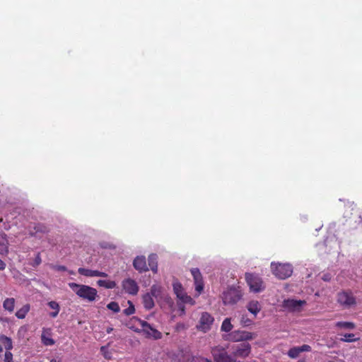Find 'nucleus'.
I'll list each match as a JSON object with an SVG mask.
<instances>
[{
	"label": "nucleus",
	"instance_id": "cd10ccee",
	"mask_svg": "<svg viewBox=\"0 0 362 362\" xmlns=\"http://www.w3.org/2000/svg\"><path fill=\"white\" fill-rule=\"evenodd\" d=\"M233 329V325L231 324L230 318H226L222 322L221 329L223 332H229Z\"/></svg>",
	"mask_w": 362,
	"mask_h": 362
},
{
	"label": "nucleus",
	"instance_id": "c85d7f7f",
	"mask_svg": "<svg viewBox=\"0 0 362 362\" xmlns=\"http://www.w3.org/2000/svg\"><path fill=\"white\" fill-rule=\"evenodd\" d=\"M335 325L339 328L346 329H353L355 328V324L351 322H337Z\"/></svg>",
	"mask_w": 362,
	"mask_h": 362
},
{
	"label": "nucleus",
	"instance_id": "473e14b6",
	"mask_svg": "<svg viewBox=\"0 0 362 362\" xmlns=\"http://www.w3.org/2000/svg\"><path fill=\"white\" fill-rule=\"evenodd\" d=\"M129 306L123 310V313L126 315H131L135 313V308L132 301L128 300Z\"/></svg>",
	"mask_w": 362,
	"mask_h": 362
},
{
	"label": "nucleus",
	"instance_id": "c756f323",
	"mask_svg": "<svg viewBox=\"0 0 362 362\" xmlns=\"http://www.w3.org/2000/svg\"><path fill=\"white\" fill-rule=\"evenodd\" d=\"M359 340L358 337H356L354 334L349 333L344 334V338L341 339V341L345 342H354Z\"/></svg>",
	"mask_w": 362,
	"mask_h": 362
},
{
	"label": "nucleus",
	"instance_id": "f03ea898",
	"mask_svg": "<svg viewBox=\"0 0 362 362\" xmlns=\"http://www.w3.org/2000/svg\"><path fill=\"white\" fill-rule=\"evenodd\" d=\"M271 269L273 274L279 279H286L293 273V267L290 264L272 262Z\"/></svg>",
	"mask_w": 362,
	"mask_h": 362
},
{
	"label": "nucleus",
	"instance_id": "20e7f679",
	"mask_svg": "<svg viewBox=\"0 0 362 362\" xmlns=\"http://www.w3.org/2000/svg\"><path fill=\"white\" fill-rule=\"evenodd\" d=\"M132 320L136 322L142 327V332L145 334L147 338H152L156 340L162 338V333L153 327L146 321L141 320L136 317H134Z\"/></svg>",
	"mask_w": 362,
	"mask_h": 362
},
{
	"label": "nucleus",
	"instance_id": "7ed1b4c3",
	"mask_svg": "<svg viewBox=\"0 0 362 362\" xmlns=\"http://www.w3.org/2000/svg\"><path fill=\"white\" fill-rule=\"evenodd\" d=\"M211 354L214 362H239L232 354H228L226 348L216 346L211 349Z\"/></svg>",
	"mask_w": 362,
	"mask_h": 362
},
{
	"label": "nucleus",
	"instance_id": "79ce46f5",
	"mask_svg": "<svg viewBox=\"0 0 362 362\" xmlns=\"http://www.w3.org/2000/svg\"><path fill=\"white\" fill-rule=\"evenodd\" d=\"M6 263L3 260L0 259V270L1 271L4 270L6 269Z\"/></svg>",
	"mask_w": 362,
	"mask_h": 362
},
{
	"label": "nucleus",
	"instance_id": "412c9836",
	"mask_svg": "<svg viewBox=\"0 0 362 362\" xmlns=\"http://www.w3.org/2000/svg\"><path fill=\"white\" fill-rule=\"evenodd\" d=\"M8 252V241L5 234L0 235V254H7Z\"/></svg>",
	"mask_w": 362,
	"mask_h": 362
},
{
	"label": "nucleus",
	"instance_id": "9b49d317",
	"mask_svg": "<svg viewBox=\"0 0 362 362\" xmlns=\"http://www.w3.org/2000/svg\"><path fill=\"white\" fill-rule=\"evenodd\" d=\"M305 303L302 300L286 299L282 303V307L288 312H300Z\"/></svg>",
	"mask_w": 362,
	"mask_h": 362
},
{
	"label": "nucleus",
	"instance_id": "ddd939ff",
	"mask_svg": "<svg viewBox=\"0 0 362 362\" xmlns=\"http://www.w3.org/2000/svg\"><path fill=\"white\" fill-rule=\"evenodd\" d=\"M191 274L194 279L195 285V291L199 296L204 290V281L202 275L198 268H193L191 269Z\"/></svg>",
	"mask_w": 362,
	"mask_h": 362
},
{
	"label": "nucleus",
	"instance_id": "4c0bfd02",
	"mask_svg": "<svg viewBox=\"0 0 362 362\" xmlns=\"http://www.w3.org/2000/svg\"><path fill=\"white\" fill-rule=\"evenodd\" d=\"M192 362H212L211 360L204 357H194Z\"/></svg>",
	"mask_w": 362,
	"mask_h": 362
},
{
	"label": "nucleus",
	"instance_id": "5701e85b",
	"mask_svg": "<svg viewBox=\"0 0 362 362\" xmlns=\"http://www.w3.org/2000/svg\"><path fill=\"white\" fill-rule=\"evenodd\" d=\"M16 300L13 298H7L3 302V308L12 313L14 310Z\"/></svg>",
	"mask_w": 362,
	"mask_h": 362
},
{
	"label": "nucleus",
	"instance_id": "f257e3e1",
	"mask_svg": "<svg viewBox=\"0 0 362 362\" xmlns=\"http://www.w3.org/2000/svg\"><path fill=\"white\" fill-rule=\"evenodd\" d=\"M69 286L78 297L90 302L94 301L98 296L97 290L89 286L71 282L69 283Z\"/></svg>",
	"mask_w": 362,
	"mask_h": 362
},
{
	"label": "nucleus",
	"instance_id": "58836bf2",
	"mask_svg": "<svg viewBox=\"0 0 362 362\" xmlns=\"http://www.w3.org/2000/svg\"><path fill=\"white\" fill-rule=\"evenodd\" d=\"M298 348H299L300 353L303 352V351H311V346L308 344H303L301 346H298Z\"/></svg>",
	"mask_w": 362,
	"mask_h": 362
},
{
	"label": "nucleus",
	"instance_id": "aec40b11",
	"mask_svg": "<svg viewBox=\"0 0 362 362\" xmlns=\"http://www.w3.org/2000/svg\"><path fill=\"white\" fill-rule=\"evenodd\" d=\"M247 308L250 313L256 316L257 313L260 311L261 306L257 300H252L248 303Z\"/></svg>",
	"mask_w": 362,
	"mask_h": 362
},
{
	"label": "nucleus",
	"instance_id": "a211bd4d",
	"mask_svg": "<svg viewBox=\"0 0 362 362\" xmlns=\"http://www.w3.org/2000/svg\"><path fill=\"white\" fill-rule=\"evenodd\" d=\"M142 301L144 306L146 310H151L154 307L155 303L153 297H152L151 295L148 294V293L143 295Z\"/></svg>",
	"mask_w": 362,
	"mask_h": 362
},
{
	"label": "nucleus",
	"instance_id": "0eeeda50",
	"mask_svg": "<svg viewBox=\"0 0 362 362\" xmlns=\"http://www.w3.org/2000/svg\"><path fill=\"white\" fill-rule=\"evenodd\" d=\"M245 280L250 290L255 293L260 292L264 288L262 279L256 274L246 273Z\"/></svg>",
	"mask_w": 362,
	"mask_h": 362
},
{
	"label": "nucleus",
	"instance_id": "39448f33",
	"mask_svg": "<svg viewBox=\"0 0 362 362\" xmlns=\"http://www.w3.org/2000/svg\"><path fill=\"white\" fill-rule=\"evenodd\" d=\"M231 354L237 360L238 358H245L251 353V345L248 342H243L231 346Z\"/></svg>",
	"mask_w": 362,
	"mask_h": 362
},
{
	"label": "nucleus",
	"instance_id": "dca6fc26",
	"mask_svg": "<svg viewBox=\"0 0 362 362\" xmlns=\"http://www.w3.org/2000/svg\"><path fill=\"white\" fill-rule=\"evenodd\" d=\"M78 272L83 276H88V277H93V276H101V277H107V274L100 272L98 270H92L85 268H79L78 269Z\"/></svg>",
	"mask_w": 362,
	"mask_h": 362
},
{
	"label": "nucleus",
	"instance_id": "b1692460",
	"mask_svg": "<svg viewBox=\"0 0 362 362\" xmlns=\"http://www.w3.org/2000/svg\"><path fill=\"white\" fill-rule=\"evenodd\" d=\"M34 230L35 231H32L30 232V235H35V236H39V234H43V233H46L48 232V230H47V228L42 225V224H40V223H38L37 225L35 226L34 227Z\"/></svg>",
	"mask_w": 362,
	"mask_h": 362
},
{
	"label": "nucleus",
	"instance_id": "72a5a7b5",
	"mask_svg": "<svg viewBox=\"0 0 362 362\" xmlns=\"http://www.w3.org/2000/svg\"><path fill=\"white\" fill-rule=\"evenodd\" d=\"M109 310H112L114 313H118L120 310L119 304L117 302L112 301L107 305Z\"/></svg>",
	"mask_w": 362,
	"mask_h": 362
},
{
	"label": "nucleus",
	"instance_id": "ea45409f",
	"mask_svg": "<svg viewBox=\"0 0 362 362\" xmlns=\"http://www.w3.org/2000/svg\"><path fill=\"white\" fill-rule=\"evenodd\" d=\"M185 329V325L183 323H177L176 325V330L180 331V329Z\"/></svg>",
	"mask_w": 362,
	"mask_h": 362
},
{
	"label": "nucleus",
	"instance_id": "a878e982",
	"mask_svg": "<svg viewBox=\"0 0 362 362\" xmlns=\"http://www.w3.org/2000/svg\"><path fill=\"white\" fill-rule=\"evenodd\" d=\"M48 305L51 309L54 310V312L50 313V314H49L50 317H56L58 315L59 310H60V307H59V303L56 301H49L48 303Z\"/></svg>",
	"mask_w": 362,
	"mask_h": 362
},
{
	"label": "nucleus",
	"instance_id": "393cba45",
	"mask_svg": "<svg viewBox=\"0 0 362 362\" xmlns=\"http://www.w3.org/2000/svg\"><path fill=\"white\" fill-rule=\"evenodd\" d=\"M30 305L25 304L21 308L17 310V312L16 313V316L18 319H24L28 313L30 311Z\"/></svg>",
	"mask_w": 362,
	"mask_h": 362
},
{
	"label": "nucleus",
	"instance_id": "a18cd8bd",
	"mask_svg": "<svg viewBox=\"0 0 362 362\" xmlns=\"http://www.w3.org/2000/svg\"><path fill=\"white\" fill-rule=\"evenodd\" d=\"M50 362H60V361H57V359H55V358H52V359L50 361Z\"/></svg>",
	"mask_w": 362,
	"mask_h": 362
},
{
	"label": "nucleus",
	"instance_id": "4be33fe9",
	"mask_svg": "<svg viewBox=\"0 0 362 362\" xmlns=\"http://www.w3.org/2000/svg\"><path fill=\"white\" fill-rule=\"evenodd\" d=\"M0 342L4 346L6 351H11L13 349V342L10 337L0 334Z\"/></svg>",
	"mask_w": 362,
	"mask_h": 362
},
{
	"label": "nucleus",
	"instance_id": "a19ab883",
	"mask_svg": "<svg viewBox=\"0 0 362 362\" xmlns=\"http://www.w3.org/2000/svg\"><path fill=\"white\" fill-rule=\"evenodd\" d=\"M55 269L57 270V271H66V267L65 266H62V265H58V266H56L55 267Z\"/></svg>",
	"mask_w": 362,
	"mask_h": 362
},
{
	"label": "nucleus",
	"instance_id": "9d476101",
	"mask_svg": "<svg viewBox=\"0 0 362 362\" xmlns=\"http://www.w3.org/2000/svg\"><path fill=\"white\" fill-rule=\"evenodd\" d=\"M173 287L177 298L182 302L185 303H189L191 305L194 303V300L185 292L184 288L180 282H173Z\"/></svg>",
	"mask_w": 362,
	"mask_h": 362
},
{
	"label": "nucleus",
	"instance_id": "1a4fd4ad",
	"mask_svg": "<svg viewBox=\"0 0 362 362\" xmlns=\"http://www.w3.org/2000/svg\"><path fill=\"white\" fill-rule=\"evenodd\" d=\"M337 302L345 308H349L356 304V298L350 291L339 292L337 293Z\"/></svg>",
	"mask_w": 362,
	"mask_h": 362
},
{
	"label": "nucleus",
	"instance_id": "4468645a",
	"mask_svg": "<svg viewBox=\"0 0 362 362\" xmlns=\"http://www.w3.org/2000/svg\"><path fill=\"white\" fill-rule=\"evenodd\" d=\"M123 290L131 295H136L139 291V286L136 282L132 279H127L122 281Z\"/></svg>",
	"mask_w": 362,
	"mask_h": 362
},
{
	"label": "nucleus",
	"instance_id": "c03bdc74",
	"mask_svg": "<svg viewBox=\"0 0 362 362\" xmlns=\"http://www.w3.org/2000/svg\"><path fill=\"white\" fill-rule=\"evenodd\" d=\"M112 330H113V329L112 327L107 328V332L110 333Z\"/></svg>",
	"mask_w": 362,
	"mask_h": 362
},
{
	"label": "nucleus",
	"instance_id": "f8f14e48",
	"mask_svg": "<svg viewBox=\"0 0 362 362\" xmlns=\"http://www.w3.org/2000/svg\"><path fill=\"white\" fill-rule=\"evenodd\" d=\"M214 320V317L209 313H203L200 317L199 323L197 327L198 329L206 332L211 329Z\"/></svg>",
	"mask_w": 362,
	"mask_h": 362
},
{
	"label": "nucleus",
	"instance_id": "f3484780",
	"mask_svg": "<svg viewBox=\"0 0 362 362\" xmlns=\"http://www.w3.org/2000/svg\"><path fill=\"white\" fill-rule=\"evenodd\" d=\"M41 340L42 344L45 346H52L55 343L54 340L51 337V332L49 329H42Z\"/></svg>",
	"mask_w": 362,
	"mask_h": 362
},
{
	"label": "nucleus",
	"instance_id": "7c9ffc66",
	"mask_svg": "<svg viewBox=\"0 0 362 362\" xmlns=\"http://www.w3.org/2000/svg\"><path fill=\"white\" fill-rule=\"evenodd\" d=\"M161 287L157 285H153L151 288V291L148 294H151L152 297L157 298L160 295Z\"/></svg>",
	"mask_w": 362,
	"mask_h": 362
},
{
	"label": "nucleus",
	"instance_id": "2eb2a0df",
	"mask_svg": "<svg viewBox=\"0 0 362 362\" xmlns=\"http://www.w3.org/2000/svg\"><path fill=\"white\" fill-rule=\"evenodd\" d=\"M133 265L135 269L139 271L140 273L145 272L148 270L146 257L144 256H137L134 260Z\"/></svg>",
	"mask_w": 362,
	"mask_h": 362
},
{
	"label": "nucleus",
	"instance_id": "6e6552de",
	"mask_svg": "<svg viewBox=\"0 0 362 362\" xmlns=\"http://www.w3.org/2000/svg\"><path fill=\"white\" fill-rule=\"evenodd\" d=\"M242 297L240 291L235 288H230L223 293V302L225 305H233Z\"/></svg>",
	"mask_w": 362,
	"mask_h": 362
},
{
	"label": "nucleus",
	"instance_id": "37998d69",
	"mask_svg": "<svg viewBox=\"0 0 362 362\" xmlns=\"http://www.w3.org/2000/svg\"><path fill=\"white\" fill-rule=\"evenodd\" d=\"M322 279L325 281H328L330 280V276L329 274H324L323 276L322 277Z\"/></svg>",
	"mask_w": 362,
	"mask_h": 362
},
{
	"label": "nucleus",
	"instance_id": "2f4dec72",
	"mask_svg": "<svg viewBox=\"0 0 362 362\" xmlns=\"http://www.w3.org/2000/svg\"><path fill=\"white\" fill-rule=\"evenodd\" d=\"M300 354V351L298 346L292 347L288 351V356L291 358H296Z\"/></svg>",
	"mask_w": 362,
	"mask_h": 362
},
{
	"label": "nucleus",
	"instance_id": "e433bc0d",
	"mask_svg": "<svg viewBox=\"0 0 362 362\" xmlns=\"http://www.w3.org/2000/svg\"><path fill=\"white\" fill-rule=\"evenodd\" d=\"M4 362H13V354L11 351H6L4 355Z\"/></svg>",
	"mask_w": 362,
	"mask_h": 362
},
{
	"label": "nucleus",
	"instance_id": "c9c22d12",
	"mask_svg": "<svg viewBox=\"0 0 362 362\" xmlns=\"http://www.w3.org/2000/svg\"><path fill=\"white\" fill-rule=\"evenodd\" d=\"M240 324L244 327H247L252 324V320L247 317L243 315L240 320Z\"/></svg>",
	"mask_w": 362,
	"mask_h": 362
},
{
	"label": "nucleus",
	"instance_id": "bb28decb",
	"mask_svg": "<svg viewBox=\"0 0 362 362\" xmlns=\"http://www.w3.org/2000/svg\"><path fill=\"white\" fill-rule=\"evenodd\" d=\"M98 285L106 288H114L116 287V283L114 281L98 280Z\"/></svg>",
	"mask_w": 362,
	"mask_h": 362
},
{
	"label": "nucleus",
	"instance_id": "49530a36",
	"mask_svg": "<svg viewBox=\"0 0 362 362\" xmlns=\"http://www.w3.org/2000/svg\"><path fill=\"white\" fill-rule=\"evenodd\" d=\"M2 351H3V348H2V346L0 345V353H1V352H2Z\"/></svg>",
	"mask_w": 362,
	"mask_h": 362
},
{
	"label": "nucleus",
	"instance_id": "6ab92c4d",
	"mask_svg": "<svg viewBox=\"0 0 362 362\" xmlns=\"http://www.w3.org/2000/svg\"><path fill=\"white\" fill-rule=\"evenodd\" d=\"M148 266L150 269L156 273L158 271V256L156 254H151L148 258Z\"/></svg>",
	"mask_w": 362,
	"mask_h": 362
},
{
	"label": "nucleus",
	"instance_id": "de8ad7c7",
	"mask_svg": "<svg viewBox=\"0 0 362 362\" xmlns=\"http://www.w3.org/2000/svg\"><path fill=\"white\" fill-rule=\"evenodd\" d=\"M104 349H105V347H104V346H102V347H101V351H103Z\"/></svg>",
	"mask_w": 362,
	"mask_h": 362
},
{
	"label": "nucleus",
	"instance_id": "423d86ee",
	"mask_svg": "<svg viewBox=\"0 0 362 362\" xmlns=\"http://www.w3.org/2000/svg\"><path fill=\"white\" fill-rule=\"evenodd\" d=\"M256 336L257 334L252 332L244 330H235L228 334L227 339L233 342L247 341L255 339Z\"/></svg>",
	"mask_w": 362,
	"mask_h": 362
},
{
	"label": "nucleus",
	"instance_id": "09e8293b",
	"mask_svg": "<svg viewBox=\"0 0 362 362\" xmlns=\"http://www.w3.org/2000/svg\"><path fill=\"white\" fill-rule=\"evenodd\" d=\"M329 362H334V361H329Z\"/></svg>",
	"mask_w": 362,
	"mask_h": 362
},
{
	"label": "nucleus",
	"instance_id": "f704fd0d",
	"mask_svg": "<svg viewBox=\"0 0 362 362\" xmlns=\"http://www.w3.org/2000/svg\"><path fill=\"white\" fill-rule=\"evenodd\" d=\"M42 262V259H41V256H40V253L38 252L35 259H33V262L31 264V265L33 267H36L37 266H39Z\"/></svg>",
	"mask_w": 362,
	"mask_h": 362
}]
</instances>
